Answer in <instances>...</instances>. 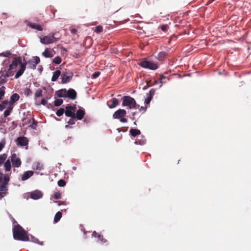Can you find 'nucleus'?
<instances>
[{
    "label": "nucleus",
    "instance_id": "obj_1",
    "mask_svg": "<svg viewBox=\"0 0 251 251\" xmlns=\"http://www.w3.org/2000/svg\"><path fill=\"white\" fill-rule=\"evenodd\" d=\"M18 65L20 66V69L16 73L15 78L17 79L20 77L24 73L26 68V62H22V58L21 57H15L12 61L11 64L9 66L8 70L7 71L8 73L13 75V73L15 71Z\"/></svg>",
    "mask_w": 251,
    "mask_h": 251
},
{
    "label": "nucleus",
    "instance_id": "obj_2",
    "mask_svg": "<svg viewBox=\"0 0 251 251\" xmlns=\"http://www.w3.org/2000/svg\"><path fill=\"white\" fill-rule=\"evenodd\" d=\"M14 239L22 241H30V238L26 231L20 225L15 226L13 228Z\"/></svg>",
    "mask_w": 251,
    "mask_h": 251
},
{
    "label": "nucleus",
    "instance_id": "obj_3",
    "mask_svg": "<svg viewBox=\"0 0 251 251\" xmlns=\"http://www.w3.org/2000/svg\"><path fill=\"white\" fill-rule=\"evenodd\" d=\"M123 100L122 105L123 106H128L129 109H138L139 105L137 104L135 100L128 96H124L122 98Z\"/></svg>",
    "mask_w": 251,
    "mask_h": 251
},
{
    "label": "nucleus",
    "instance_id": "obj_4",
    "mask_svg": "<svg viewBox=\"0 0 251 251\" xmlns=\"http://www.w3.org/2000/svg\"><path fill=\"white\" fill-rule=\"evenodd\" d=\"M126 114V112L125 109H119L116 111L113 114V118L114 119H119L122 123H125L127 122V120L125 117Z\"/></svg>",
    "mask_w": 251,
    "mask_h": 251
},
{
    "label": "nucleus",
    "instance_id": "obj_5",
    "mask_svg": "<svg viewBox=\"0 0 251 251\" xmlns=\"http://www.w3.org/2000/svg\"><path fill=\"white\" fill-rule=\"evenodd\" d=\"M58 39V38L55 37V33H51L49 35L40 38V42L43 44L48 45L56 42Z\"/></svg>",
    "mask_w": 251,
    "mask_h": 251
},
{
    "label": "nucleus",
    "instance_id": "obj_6",
    "mask_svg": "<svg viewBox=\"0 0 251 251\" xmlns=\"http://www.w3.org/2000/svg\"><path fill=\"white\" fill-rule=\"evenodd\" d=\"M9 181V177L8 175H5L4 181L0 184V199L4 196L7 191V185Z\"/></svg>",
    "mask_w": 251,
    "mask_h": 251
},
{
    "label": "nucleus",
    "instance_id": "obj_7",
    "mask_svg": "<svg viewBox=\"0 0 251 251\" xmlns=\"http://www.w3.org/2000/svg\"><path fill=\"white\" fill-rule=\"evenodd\" d=\"M65 110V115L67 117L75 118V113L76 111V106L68 105L66 106Z\"/></svg>",
    "mask_w": 251,
    "mask_h": 251
},
{
    "label": "nucleus",
    "instance_id": "obj_8",
    "mask_svg": "<svg viewBox=\"0 0 251 251\" xmlns=\"http://www.w3.org/2000/svg\"><path fill=\"white\" fill-rule=\"evenodd\" d=\"M140 65L144 68H147L151 70H156L157 68L156 64L149 61H143L140 63Z\"/></svg>",
    "mask_w": 251,
    "mask_h": 251
},
{
    "label": "nucleus",
    "instance_id": "obj_9",
    "mask_svg": "<svg viewBox=\"0 0 251 251\" xmlns=\"http://www.w3.org/2000/svg\"><path fill=\"white\" fill-rule=\"evenodd\" d=\"M73 74L71 72H64L61 75V82L65 84L69 82L73 77Z\"/></svg>",
    "mask_w": 251,
    "mask_h": 251
},
{
    "label": "nucleus",
    "instance_id": "obj_10",
    "mask_svg": "<svg viewBox=\"0 0 251 251\" xmlns=\"http://www.w3.org/2000/svg\"><path fill=\"white\" fill-rule=\"evenodd\" d=\"M11 161L14 167L18 168L20 167L21 165V160L20 158L17 157L15 153L12 154L11 156Z\"/></svg>",
    "mask_w": 251,
    "mask_h": 251
},
{
    "label": "nucleus",
    "instance_id": "obj_11",
    "mask_svg": "<svg viewBox=\"0 0 251 251\" xmlns=\"http://www.w3.org/2000/svg\"><path fill=\"white\" fill-rule=\"evenodd\" d=\"M0 83L1 84L5 82V78L6 77L12 75V74L8 73V72L5 70H1L0 71Z\"/></svg>",
    "mask_w": 251,
    "mask_h": 251
},
{
    "label": "nucleus",
    "instance_id": "obj_12",
    "mask_svg": "<svg viewBox=\"0 0 251 251\" xmlns=\"http://www.w3.org/2000/svg\"><path fill=\"white\" fill-rule=\"evenodd\" d=\"M85 114L84 109L80 107L77 110L76 113H75V118H76L78 120H81L83 118Z\"/></svg>",
    "mask_w": 251,
    "mask_h": 251
},
{
    "label": "nucleus",
    "instance_id": "obj_13",
    "mask_svg": "<svg viewBox=\"0 0 251 251\" xmlns=\"http://www.w3.org/2000/svg\"><path fill=\"white\" fill-rule=\"evenodd\" d=\"M66 96L67 98L74 100L76 98L77 93L74 89L70 88L68 91H67Z\"/></svg>",
    "mask_w": 251,
    "mask_h": 251
},
{
    "label": "nucleus",
    "instance_id": "obj_14",
    "mask_svg": "<svg viewBox=\"0 0 251 251\" xmlns=\"http://www.w3.org/2000/svg\"><path fill=\"white\" fill-rule=\"evenodd\" d=\"M43 194L39 190H36L30 193L31 198L34 200H38L42 197Z\"/></svg>",
    "mask_w": 251,
    "mask_h": 251
},
{
    "label": "nucleus",
    "instance_id": "obj_15",
    "mask_svg": "<svg viewBox=\"0 0 251 251\" xmlns=\"http://www.w3.org/2000/svg\"><path fill=\"white\" fill-rule=\"evenodd\" d=\"M18 144L21 146H25L28 144V140L25 137H19L17 138Z\"/></svg>",
    "mask_w": 251,
    "mask_h": 251
},
{
    "label": "nucleus",
    "instance_id": "obj_16",
    "mask_svg": "<svg viewBox=\"0 0 251 251\" xmlns=\"http://www.w3.org/2000/svg\"><path fill=\"white\" fill-rule=\"evenodd\" d=\"M107 104L109 108L112 109L119 104V100L117 99L114 98L109 100L107 102Z\"/></svg>",
    "mask_w": 251,
    "mask_h": 251
},
{
    "label": "nucleus",
    "instance_id": "obj_17",
    "mask_svg": "<svg viewBox=\"0 0 251 251\" xmlns=\"http://www.w3.org/2000/svg\"><path fill=\"white\" fill-rule=\"evenodd\" d=\"M27 25L33 28V29H36L38 31H42L43 30V27L41 25H39V24H35V23H31V22H28Z\"/></svg>",
    "mask_w": 251,
    "mask_h": 251
},
{
    "label": "nucleus",
    "instance_id": "obj_18",
    "mask_svg": "<svg viewBox=\"0 0 251 251\" xmlns=\"http://www.w3.org/2000/svg\"><path fill=\"white\" fill-rule=\"evenodd\" d=\"M19 99H20V96L18 94L14 93V94H12L10 96V101H9V104H11L12 105H13V104L15 102L19 100Z\"/></svg>",
    "mask_w": 251,
    "mask_h": 251
},
{
    "label": "nucleus",
    "instance_id": "obj_19",
    "mask_svg": "<svg viewBox=\"0 0 251 251\" xmlns=\"http://www.w3.org/2000/svg\"><path fill=\"white\" fill-rule=\"evenodd\" d=\"M33 175V172L32 171H27L25 172L22 175L21 180L22 181H25L28 179L29 177L32 176Z\"/></svg>",
    "mask_w": 251,
    "mask_h": 251
},
{
    "label": "nucleus",
    "instance_id": "obj_20",
    "mask_svg": "<svg viewBox=\"0 0 251 251\" xmlns=\"http://www.w3.org/2000/svg\"><path fill=\"white\" fill-rule=\"evenodd\" d=\"M56 94L59 98H67V90L66 89H60L56 91Z\"/></svg>",
    "mask_w": 251,
    "mask_h": 251
},
{
    "label": "nucleus",
    "instance_id": "obj_21",
    "mask_svg": "<svg viewBox=\"0 0 251 251\" xmlns=\"http://www.w3.org/2000/svg\"><path fill=\"white\" fill-rule=\"evenodd\" d=\"M13 108V106L11 104H9L8 106L7 107V109L5 110V111L4 112L3 115L5 118L8 116L12 110Z\"/></svg>",
    "mask_w": 251,
    "mask_h": 251
},
{
    "label": "nucleus",
    "instance_id": "obj_22",
    "mask_svg": "<svg viewBox=\"0 0 251 251\" xmlns=\"http://www.w3.org/2000/svg\"><path fill=\"white\" fill-rule=\"evenodd\" d=\"M61 75V72L59 70H56L53 72V75L51 78L52 81H55L58 78L59 76Z\"/></svg>",
    "mask_w": 251,
    "mask_h": 251
},
{
    "label": "nucleus",
    "instance_id": "obj_23",
    "mask_svg": "<svg viewBox=\"0 0 251 251\" xmlns=\"http://www.w3.org/2000/svg\"><path fill=\"white\" fill-rule=\"evenodd\" d=\"M4 167L6 172H9L11 169V162L9 159L7 160L4 164Z\"/></svg>",
    "mask_w": 251,
    "mask_h": 251
},
{
    "label": "nucleus",
    "instance_id": "obj_24",
    "mask_svg": "<svg viewBox=\"0 0 251 251\" xmlns=\"http://www.w3.org/2000/svg\"><path fill=\"white\" fill-rule=\"evenodd\" d=\"M9 105V102L8 100L2 101L0 103V111H2L4 108L7 107Z\"/></svg>",
    "mask_w": 251,
    "mask_h": 251
},
{
    "label": "nucleus",
    "instance_id": "obj_25",
    "mask_svg": "<svg viewBox=\"0 0 251 251\" xmlns=\"http://www.w3.org/2000/svg\"><path fill=\"white\" fill-rule=\"evenodd\" d=\"M129 132L133 137H135L141 133L140 130L134 128H131L129 130Z\"/></svg>",
    "mask_w": 251,
    "mask_h": 251
},
{
    "label": "nucleus",
    "instance_id": "obj_26",
    "mask_svg": "<svg viewBox=\"0 0 251 251\" xmlns=\"http://www.w3.org/2000/svg\"><path fill=\"white\" fill-rule=\"evenodd\" d=\"M27 64L28 68L30 69L35 70L36 69L37 65L33 61L32 59L29 60L26 64Z\"/></svg>",
    "mask_w": 251,
    "mask_h": 251
},
{
    "label": "nucleus",
    "instance_id": "obj_27",
    "mask_svg": "<svg viewBox=\"0 0 251 251\" xmlns=\"http://www.w3.org/2000/svg\"><path fill=\"white\" fill-rule=\"evenodd\" d=\"M42 55L47 58H51L53 56V55L51 54L50 51L48 49H45V51L43 52Z\"/></svg>",
    "mask_w": 251,
    "mask_h": 251
},
{
    "label": "nucleus",
    "instance_id": "obj_28",
    "mask_svg": "<svg viewBox=\"0 0 251 251\" xmlns=\"http://www.w3.org/2000/svg\"><path fill=\"white\" fill-rule=\"evenodd\" d=\"M62 217V213L60 211L57 212L55 215L54 218V222L55 223H57Z\"/></svg>",
    "mask_w": 251,
    "mask_h": 251
},
{
    "label": "nucleus",
    "instance_id": "obj_29",
    "mask_svg": "<svg viewBox=\"0 0 251 251\" xmlns=\"http://www.w3.org/2000/svg\"><path fill=\"white\" fill-rule=\"evenodd\" d=\"M7 157V155L6 153L0 154V166L4 163Z\"/></svg>",
    "mask_w": 251,
    "mask_h": 251
},
{
    "label": "nucleus",
    "instance_id": "obj_30",
    "mask_svg": "<svg viewBox=\"0 0 251 251\" xmlns=\"http://www.w3.org/2000/svg\"><path fill=\"white\" fill-rule=\"evenodd\" d=\"M146 140L144 137H142L141 139H137L135 142L136 144H139L140 145H143L146 143Z\"/></svg>",
    "mask_w": 251,
    "mask_h": 251
},
{
    "label": "nucleus",
    "instance_id": "obj_31",
    "mask_svg": "<svg viewBox=\"0 0 251 251\" xmlns=\"http://www.w3.org/2000/svg\"><path fill=\"white\" fill-rule=\"evenodd\" d=\"M43 91L41 89H39L35 93V99H36L37 98L40 97L42 96Z\"/></svg>",
    "mask_w": 251,
    "mask_h": 251
},
{
    "label": "nucleus",
    "instance_id": "obj_32",
    "mask_svg": "<svg viewBox=\"0 0 251 251\" xmlns=\"http://www.w3.org/2000/svg\"><path fill=\"white\" fill-rule=\"evenodd\" d=\"M63 102V101L62 99H56L54 101V105L55 106H59L62 104Z\"/></svg>",
    "mask_w": 251,
    "mask_h": 251
},
{
    "label": "nucleus",
    "instance_id": "obj_33",
    "mask_svg": "<svg viewBox=\"0 0 251 251\" xmlns=\"http://www.w3.org/2000/svg\"><path fill=\"white\" fill-rule=\"evenodd\" d=\"M5 88L4 86H2L0 88V100L2 99V97L5 94Z\"/></svg>",
    "mask_w": 251,
    "mask_h": 251
},
{
    "label": "nucleus",
    "instance_id": "obj_34",
    "mask_svg": "<svg viewBox=\"0 0 251 251\" xmlns=\"http://www.w3.org/2000/svg\"><path fill=\"white\" fill-rule=\"evenodd\" d=\"M32 92L29 88H26L24 91V94L26 97H28L32 94Z\"/></svg>",
    "mask_w": 251,
    "mask_h": 251
},
{
    "label": "nucleus",
    "instance_id": "obj_35",
    "mask_svg": "<svg viewBox=\"0 0 251 251\" xmlns=\"http://www.w3.org/2000/svg\"><path fill=\"white\" fill-rule=\"evenodd\" d=\"M61 61L62 59L60 57L56 56L53 59V62L55 64H59L61 62Z\"/></svg>",
    "mask_w": 251,
    "mask_h": 251
},
{
    "label": "nucleus",
    "instance_id": "obj_36",
    "mask_svg": "<svg viewBox=\"0 0 251 251\" xmlns=\"http://www.w3.org/2000/svg\"><path fill=\"white\" fill-rule=\"evenodd\" d=\"M30 121L31 120H30V119H28V118H26L23 119V120H22V121H23L22 126H24L27 125L28 124L30 123Z\"/></svg>",
    "mask_w": 251,
    "mask_h": 251
},
{
    "label": "nucleus",
    "instance_id": "obj_37",
    "mask_svg": "<svg viewBox=\"0 0 251 251\" xmlns=\"http://www.w3.org/2000/svg\"><path fill=\"white\" fill-rule=\"evenodd\" d=\"M64 113H65V110L64 109V108H61L58 109L56 112V114L57 115V116L60 117L62 116Z\"/></svg>",
    "mask_w": 251,
    "mask_h": 251
},
{
    "label": "nucleus",
    "instance_id": "obj_38",
    "mask_svg": "<svg viewBox=\"0 0 251 251\" xmlns=\"http://www.w3.org/2000/svg\"><path fill=\"white\" fill-rule=\"evenodd\" d=\"M103 30V28L101 25L97 26L95 29V32L97 33H100Z\"/></svg>",
    "mask_w": 251,
    "mask_h": 251
},
{
    "label": "nucleus",
    "instance_id": "obj_39",
    "mask_svg": "<svg viewBox=\"0 0 251 251\" xmlns=\"http://www.w3.org/2000/svg\"><path fill=\"white\" fill-rule=\"evenodd\" d=\"M167 54L165 52H160L158 54V58L160 60L163 59L165 57Z\"/></svg>",
    "mask_w": 251,
    "mask_h": 251
},
{
    "label": "nucleus",
    "instance_id": "obj_40",
    "mask_svg": "<svg viewBox=\"0 0 251 251\" xmlns=\"http://www.w3.org/2000/svg\"><path fill=\"white\" fill-rule=\"evenodd\" d=\"M11 55V52L9 51H6L5 52H3L0 53V56H5L9 57Z\"/></svg>",
    "mask_w": 251,
    "mask_h": 251
},
{
    "label": "nucleus",
    "instance_id": "obj_41",
    "mask_svg": "<svg viewBox=\"0 0 251 251\" xmlns=\"http://www.w3.org/2000/svg\"><path fill=\"white\" fill-rule=\"evenodd\" d=\"M57 184L60 187H64L66 185V182L63 179H60L58 181Z\"/></svg>",
    "mask_w": 251,
    "mask_h": 251
},
{
    "label": "nucleus",
    "instance_id": "obj_42",
    "mask_svg": "<svg viewBox=\"0 0 251 251\" xmlns=\"http://www.w3.org/2000/svg\"><path fill=\"white\" fill-rule=\"evenodd\" d=\"M160 28L164 32H167L169 28V26L167 25H163L160 26Z\"/></svg>",
    "mask_w": 251,
    "mask_h": 251
},
{
    "label": "nucleus",
    "instance_id": "obj_43",
    "mask_svg": "<svg viewBox=\"0 0 251 251\" xmlns=\"http://www.w3.org/2000/svg\"><path fill=\"white\" fill-rule=\"evenodd\" d=\"M167 77L166 76L164 75H160L159 82L161 84L165 83L166 82V81H164V79H167Z\"/></svg>",
    "mask_w": 251,
    "mask_h": 251
},
{
    "label": "nucleus",
    "instance_id": "obj_44",
    "mask_svg": "<svg viewBox=\"0 0 251 251\" xmlns=\"http://www.w3.org/2000/svg\"><path fill=\"white\" fill-rule=\"evenodd\" d=\"M32 60L36 65L38 64L40 61V58L38 56L33 57Z\"/></svg>",
    "mask_w": 251,
    "mask_h": 251
},
{
    "label": "nucleus",
    "instance_id": "obj_45",
    "mask_svg": "<svg viewBox=\"0 0 251 251\" xmlns=\"http://www.w3.org/2000/svg\"><path fill=\"white\" fill-rule=\"evenodd\" d=\"M53 197L55 200L60 199L61 198V194L59 192H55L53 194Z\"/></svg>",
    "mask_w": 251,
    "mask_h": 251
},
{
    "label": "nucleus",
    "instance_id": "obj_46",
    "mask_svg": "<svg viewBox=\"0 0 251 251\" xmlns=\"http://www.w3.org/2000/svg\"><path fill=\"white\" fill-rule=\"evenodd\" d=\"M33 121L31 125H30V126L33 128L35 129L36 128V126L37 125V122L35 121L34 119H33Z\"/></svg>",
    "mask_w": 251,
    "mask_h": 251
},
{
    "label": "nucleus",
    "instance_id": "obj_47",
    "mask_svg": "<svg viewBox=\"0 0 251 251\" xmlns=\"http://www.w3.org/2000/svg\"><path fill=\"white\" fill-rule=\"evenodd\" d=\"M35 169L38 170H41L43 169L42 165L39 163H36L35 166Z\"/></svg>",
    "mask_w": 251,
    "mask_h": 251
},
{
    "label": "nucleus",
    "instance_id": "obj_48",
    "mask_svg": "<svg viewBox=\"0 0 251 251\" xmlns=\"http://www.w3.org/2000/svg\"><path fill=\"white\" fill-rule=\"evenodd\" d=\"M100 72H95L93 75H92V77L93 78H97L98 76H99V75H100Z\"/></svg>",
    "mask_w": 251,
    "mask_h": 251
},
{
    "label": "nucleus",
    "instance_id": "obj_49",
    "mask_svg": "<svg viewBox=\"0 0 251 251\" xmlns=\"http://www.w3.org/2000/svg\"><path fill=\"white\" fill-rule=\"evenodd\" d=\"M5 144V141L4 139L0 142V151L4 148Z\"/></svg>",
    "mask_w": 251,
    "mask_h": 251
},
{
    "label": "nucleus",
    "instance_id": "obj_50",
    "mask_svg": "<svg viewBox=\"0 0 251 251\" xmlns=\"http://www.w3.org/2000/svg\"><path fill=\"white\" fill-rule=\"evenodd\" d=\"M155 89H151L150 91V92L148 94V96L149 97H151V98H152V96L154 95L155 94Z\"/></svg>",
    "mask_w": 251,
    "mask_h": 251
},
{
    "label": "nucleus",
    "instance_id": "obj_51",
    "mask_svg": "<svg viewBox=\"0 0 251 251\" xmlns=\"http://www.w3.org/2000/svg\"><path fill=\"white\" fill-rule=\"evenodd\" d=\"M152 98L151 97L148 96V97L145 100V103L146 104H148L150 103Z\"/></svg>",
    "mask_w": 251,
    "mask_h": 251
},
{
    "label": "nucleus",
    "instance_id": "obj_52",
    "mask_svg": "<svg viewBox=\"0 0 251 251\" xmlns=\"http://www.w3.org/2000/svg\"><path fill=\"white\" fill-rule=\"evenodd\" d=\"M75 118H71L69 121L68 122V124L70 125H73L75 124Z\"/></svg>",
    "mask_w": 251,
    "mask_h": 251
},
{
    "label": "nucleus",
    "instance_id": "obj_53",
    "mask_svg": "<svg viewBox=\"0 0 251 251\" xmlns=\"http://www.w3.org/2000/svg\"><path fill=\"white\" fill-rule=\"evenodd\" d=\"M47 103V100L43 98L42 99L41 104L45 105Z\"/></svg>",
    "mask_w": 251,
    "mask_h": 251
},
{
    "label": "nucleus",
    "instance_id": "obj_54",
    "mask_svg": "<svg viewBox=\"0 0 251 251\" xmlns=\"http://www.w3.org/2000/svg\"><path fill=\"white\" fill-rule=\"evenodd\" d=\"M31 241L33 242H34V243H37L38 241H39L38 239L36 238H34L31 235Z\"/></svg>",
    "mask_w": 251,
    "mask_h": 251
},
{
    "label": "nucleus",
    "instance_id": "obj_55",
    "mask_svg": "<svg viewBox=\"0 0 251 251\" xmlns=\"http://www.w3.org/2000/svg\"><path fill=\"white\" fill-rule=\"evenodd\" d=\"M99 234L96 231H94L92 233V236L95 237H98Z\"/></svg>",
    "mask_w": 251,
    "mask_h": 251
},
{
    "label": "nucleus",
    "instance_id": "obj_56",
    "mask_svg": "<svg viewBox=\"0 0 251 251\" xmlns=\"http://www.w3.org/2000/svg\"><path fill=\"white\" fill-rule=\"evenodd\" d=\"M77 32V30L75 28H72L71 29V32L72 33V34H75V33H76Z\"/></svg>",
    "mask_w": 251,
    "mask_h": 251
},
{
    "label": "nucleus",
    "instance_id": "obj_57",
    "mask_svg": "<svg viewBox=\"0 0 251 251\" xmlns=\"http://www.w3.org/2000/svg\"><path fill=\"white\" fill-rule=\"evenodd\" d=\"M147 109V107H144V106H141L140 108H139V110L140 111H145Z\"/></svg>",
    "mask_w": 251,
    "mask_h": 251
},
{
    "label": "nucleus",
    "instance_id": "obj_58",
    "mask_svg": "<svg viewBox=\"0 0 251 251\" xmlns=\"http://www.w3.org/2000/svg\"><path fill=\"white\" fill-rule=\"evenodd\" d=\"M98 238H99V239L100 241H102L103 236L102 235H100V234L98 235Z\"/></svg>",
    "mask_w": 251,
    "mask_h": 251
},
{
    "label": "nucleus",
    "instance_id": "obj_59",
    "mask_svg": "<svg viewBox=\"0 0 251 251\" xmlns=\"http://www.w3.org/2000/svg\"><path fill=\"white\" fill-rule=\"evenodd\" d=\"M147 86L145 87L144 89H145L147 87H150V86H151V85H149V82H147Z\"/></svg>",
    "mask_w": 251,
    "mask_h": 251
},
{
    "label": "nucleus",
    "instance_id": "obj_60",
    "mask_svg": "<svg viewBox=\"0 0 251 251\" xmlns=\"http://www.w3.org/2000/svg\"><path fill=\"white\" fill-rule=\"evenodd\" d=\"M135 115V112H133V113H132V116H133V118H132V119H133V120H134V115Z\"/></svg>",
    "mask_w": 251,
    "mask_h": 251
},
{
    "label": "nucleus",
    "instance_id": "obj_61",
    "mask_svg": "<svg viewBox=\"0 0 251 251\" xmlns=\"http://www.w3.org/2000/svg\"><path fill=\"white\" fill-rule=\"evenodd\" d=\"M69 125H69V124H68V125H66L65 126V128H69V127H70Z\"/></svg>",
    "mask_w": 251,
    "mask_h": 251
},
{
    "label": "nucleus",
    "instance_id": "obj_62",
    "mask_svg": "<svg viewBox=\"0 0 251 251\" xmlns=\"http://www.w3.org/2000/svg\"><path fill=\"white\" fill-rule=\"evenodd\" d=\"M158 83V81L155 80L154 82V84H157Z\"/></svg>",
    "mask_w": 251,
    "mask_h": 251
},
{
    "label": "nucleus",
    "instance_id": "obj_63",
    "mask_svg": "<svg viewBox=\"0 0 251 251\" xmlns=\"http://www.w3.org/2000/svg\"><path fill=\"white\" fill-rule=\"evenodd\" d=\"M2 15H4V16H6L7 15V13H3Z\"/></svg>",
    "mask_w": 251,
    "mask_h": 251
},
{
    "label": "nucleus",
    "instance_id": "obj_64",
    "mask_svg": "<svg viewBox=\"0 0 251 251\" xmlns=\"http://www.w3.org/2000/svg\"><path fill=\"white\" fill-rule=\"evenodd\" d=\"M134 125H136V122H134Z\"/></svg>",
    "mask_w": 251,
    "mask_h": 251
}]
</instances>
